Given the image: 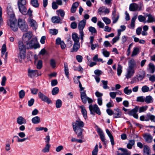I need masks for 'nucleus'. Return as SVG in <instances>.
<instances>
[{
    "instance_id": "f257e3e1",
    "label": "nucleus",
    "mask_w": 155,
    "mask_h": 155,
    "mask_svg": "<svg viewBox=\"0 0 155 155\" xmlns=\"http://www.w3.org/2000/svg\"><path fill=\"white\" fill-rule=\"evenodd\" d=\"M7 14L10 17L9 20L7 22V24L12 30L16 31L18 29L17 25V20L15 17V15L12 7L8 6Z\"/></svg>"
},
{
    "instance_id": "f03ea898",
    "label": "nucleus",
    "mask_w": 155,
    "mask_h": 155,
    "mask_svg": "<svg viewBox=\"0 0 155 155\" xmlns=\"http://www.w3.org/2000/svg\"><path fill=\"white\" fill-rule=\"evenodd\" d=\"M136 67V63L134 59H131L128 61V67L125 74L126 78L129 79L132 77L134 73V68Z\"/></svg>"
},
{
    "instance_id": "7ed1b4c3",
    "label": "nucleus",
    "mask_w": 155,
    "mask_h": 155,
    "mask_svg": "<svg viewBox=\"0 0 155 155\" xmlns=\"http://www.w3.org/2000/svg\"><path fill=\"white\" fill-rule=\"evenodd\" d=\"M26 47L27 48H37L40 47L39 43L37 40L35 38H33L30 41L26 43Z\"/></svg>"
},
{
    "instance_id": "20e7f679",
    "label": "nucleus",
    "mask_w": 155,
    "mask_h": 155,
    "mask_svg": "<svg viewBox=\"0 0 155 155\" xmlns=\"http://www.w3.org/2000/svg\"><path fill=\"white\" fill-rule=\"evenodd\" d=\"M26 4V0H18V1L19 10L22 14H25L26 13V8L25 7Z\"/></svg>"
},
{
    "instance_id": "39448f33",
    "label": "nucleus",
    "mask_w": 155,
    "mask_h": 155,
    "mask_svg": "<svg viewBox=\"0 0 155 155\" xmlns=\"http://www.w3.org/2000/svg\"><path fill=\"white\" fill-rule=\"evenodd\" d=\"M89 108L91 114L94 115L95 113L99 115L101 114V113L100 109L96 104H95L93 106L91 104L90 105Z\"/></svg>"
},
{
    "instance_id": "423d86ee",
    "label": "nucleus",
    "mask_w": 155,
    "mask_h": 155,
    "mask_svg": "<svg viewBox=\"0 0 155 155\" xmlns=\"http://www.w3.org/2000/svg\"><path fill=\"white\" fill-rule=\"evenodd\" d=\"M72 124L74 131H76L77 129H82L81 128L83 127L84 125V122L79 119L76 120L75 122H73Z\"/></svg>"
},
{
    "instance_id": "0eeeda50",
    "label": "nucleus",
    "mask_w": 155,
    "mask_h": 155,
    "mask_svg": "<svg viewBox=\"0 0 155 155\" xmlns=\"http://www.w3.org/2000/svg\"><path fill=\"white\" fill-rule=\"evenodd\" d=\"M18 25L20 29L23 32L26 31H28V25L26 24L24 20H22L21 19H18Z\"/></svg>"
},
{
    "instance_id": "6e6552de",
    "label": "nucleus",
    "mask_w": 155,
    "mask_h": 155,
    "mask_svg": "<svg viewBox=\"0 0 155 155\" xmlns=\"http://www.w3.org/2000/svg\"><path fill=\"white\" fill-rule=\"evenodd\" d=\"M142 5H139L136 3H133L130 5L129 9L131 11H140L142 10Z\"/></svg>"
},
{
    "instance_id": "1a4fd4ad",
    "label": "nucleus",
    "mask_w": 155,
    "mask_h": 155,
    "mask_svg": "<svg viewBox=\"0 0 155 155\" xmlns=\"http://www.w3.org/2000/svg\"><path fill=\"white\" fill-rule=\"evenodd\" d=\"M28 76L31 78H33L35 76H38L41 75V72H38V70H33L28 69Z\"/></svg>"
},
{
    "instance_id": "9d476101",
    "label": "nucleus",
    "mask_w": 155,
    "mask_h": 155,
    "mask_svg": "<svg viewBox=\"0 0 155 155\" xmlns=\"http://www.w3.org/2000/svg\"><path fill=\"white\" fill-rule=\"evenodd\" d=\"M19 53L18 58L20 62H22L23 60H24L26 56V49H19Z\"/></svg>"
},
{
    "instance_id": "9b49d317",
    "label": "nucleus",
    "mask_w": 155,
    "mask_h": 155,
    "mask_svg": "<svg viewBox=\"0 0 155 155\" xmlns=\"http://www.w3.org/2000/svg\"><path fill=\"white\" fill-rule=\"evenodd\" d=\"M38 96L39 98L42 101L46 102L48 104L51 102V100L41 92L40 91L38 92Z\"/></svg>"
},
{
    "instance_id": "f8f14e48",
    "label": "nucleus",
    "mask_w": 155,
    "mask_h": 155,
    "mask_svg": "<svg viewBox=\"0 0 155 155\" xmlns=\"http://www.w3.org/2000/svg\"><path fill=\"white\" fill-rule=\"evenodd\" d=\"M138 110V107L136 106L134 108L129 110L128 114L130 116H132L136 119H138V115L137 114Z\"/></svg>"
},
{
    "instance_id": "ddd939ff",
    "label": "nucleus",
    "mask_w": 155,
    "mask_h": 155,
    "mask_svg": "<svg viewBox=\"0 0 155 155\" xmlns=\"http://www.w3.org/2000/svg\"><path fill=\"white\" fill-rule=\"evenodd\" d=\"M32 33L31 31L24 34L22 39L24 42L28 43L27 42L32 37Z\"/></svg>"
},
{
    "instance_id": "4468645a",
    "label": "nucleus",
    "mask_w": 155,
    "mask_h": 155,
    "mask_svg": "<svg viewBox=\"0 0 155 155\" xmlns=\"http://www.w3.org/2000/svg\"><path fill=\"white\" fill-rule=\"evenodd\" d=\"M122 115V112L118 108H115L114 110L113 115V118H120Z\"/></svg>"
},
{
    "instance_id": "2eb2a0df",
    "label": "nucleus",
    "mask_w": 155,
    "mask_h": 155,
    "mask_svg": "<svg viewBox=\"0 0 155 155\" xmlns=\"http://www.w3.org/2000/svg\"><path fill=\"white\" fill-rule=\"evenodd\" d=\"M119 17V15L117 13L116 10L114 8L112 12V17L113 23H115L117 21Z\"/></svg>"
},
{
    "instance_id": "dca6fc26",
    "label": "nucleus",
    "mask_w": 155,
    "mask_h": 155,
    "mask_svg": "<svg viewBox=\"0 0 155 155\" xmlns=\"http://www.w3.org/2000/svg\"><path fill=\"white\" fill-rule=\"evenodd\" d=\"M118 150H121L123 153H119L118 151H117V155H130L131 153L126 149L120 148L118 149Z\"/></svg>"
},
{
    "instance_id": "f3484780",
    "label": "nucleus",
    "mask_w": 155,
    "mask_h": 155,
    "mask_svg": "<svg viewBox=\"0 0 155 155\" xmlns=\"http://www.w3.org/2000/svg\"><path fill=\"white\" fill-rule=\"evenodd\" d=\"M146 73L144 71H140L136 75L138 78V81L142 80L145 76Z\"/></svg>"
},
{
    "instance_id": "a211bd4d",
    "label": "nucleus",
    "mask_w": 155,
    "mask_h": 155,
    "mask_svg": "<svg viewBox=\"0 0 155 155\" xmlns=\"http://www.w3.org/2000/svg\"><path fill=\"white\" fill-rule=\"evenodd\" d=\"M99 14L101 15L104 12L105 14H108L110 12L109 10L105 7H102L100 8L98 10Z\"/></svg>"
},
{
    "instance_id": "6ab92c4d",
    "label": "nucleus",
    "mask_w": 155,
    "mask_h": 155,
    "mask_svg": "<svg viewBox=\"0 0 155 155\" xmlns=\"http://www.w3.org/2000/svg\"><path fill=\"white\" fill-rule=\"evenodd\" d=\"M81 97L83 103L86 104L88 97L87 96L85 91L81 92Z\"/></svg>"
},
{
    "instance_id": "aec40b11",
    "label": "nucleus",
    "mask_w": 155,
    "mask_h": 155,
    "mask_svg": "<svg viewBox=\"0 0 155 155\" xmlns=\"http://www.w3.org/2000/svg\"><path fill=\"white\" fill-rule=\"evenodd\" d=\"M143 137L147 143H150L152 141L153 137L150 134H145Z\"/></svg>"
},
{
    "instance_id": "412c9836",
    "label": "nucleus",
    "mask_w": 155,
    "mask_h": 155,
    "mask_svg": "<svg viewBox=\"0 0 155 155\" xmlns=\"http://www.w3.org/2000/svg\"><path fill=\"white\" fill-rule=\"evenodd\" d=\"M86 23V21L83 19L81 21L78 23V28L79 30H83Z\"/></svg>"
},
{
    "instance_id": "4be33fe9",
    "label": "nucleus",
    "mask_w": 155,
    "mask_h": 155,
    "mask_svg": "<svg viewBox=\"0 0 155 155\" xmlns=\"http://www.w3.org/2000/svg\"><path fill=\"white\" fill-rule=\"evenodd\" d=\"M17 122L20 125L26 123V120L22 116H19L17 119Z\"/></svg>"
},
{
    "instance_id": "5701e85b",
    "label": "nucleus",
    "mask_w": 155,
    "mask_h": 155,
    "mask_svg": "<svg viewBox=\"0 0 155 155\" xmlns=\"http://www.w3.org/2000/svg\"><path fill=\"white\" fill-rule=\"evenodd\" d=\"M150 147L147 145L143 146V155H150Z\"/></svg>"
},
{
    "instance_id": "b1692460",
    "label": "nucleus",
    "mask_w": 155,
    "mask_h": 155,
    "mask_svg": "<svg viewBox=\"0 0 155 155\" xmlns=\"http://www.w3.org/2000/svg\"><path fill=\"white\" fill-rule=\"evenodd\" d=\"M106 132L108 136L110 137V141L111 142V144L112 145H114V139L113 137L110 133L109 130L108 129L106 130Z\"/></svg>"
},
{
    "instance_id": "393cba45",
    "label": "nucleus",
    "mask_w": 155,
    "mask_h": 155,
    "mask_svg": "<svg viewBox=\"0 0 155 155\" xmlns=\"http://www.w3.org/2000/svg\"><path fill=\"white\" fill-rule=\"evenodd\" d=\"M79 107L81 109L82 114L84 118L86 119L87 118V112L86 110L83 105L80 106Z\"/></svg>"
},
{
    "instance_id": "a878e982",
    "label": "nucleus",
    "mask_w": 155,
    "mask_h": 155,
    "mask_svg": "<svg viewBox=\"0 0 155 155\" xmlns=\"http://www.w3.org/2000/svg\"><path fill=\"white\" fill-rule=\"evenodd\" d=\"M145 101L147 103L149 104L152 103L153 101V99L151 96L149 95L146 97Z\"/></svg>"
},
{
    "instance_id": "bb28decb",
    "label": "nucleus",
    "mask_w": 155,
    "mask_h": 155,
    "mask_svg": "<svg viewBox=\"0 0 155 155\" xmlns=\"http://www.w3.org/2000/svg\"><path fill=\"white\" fill-rule=\"evenodd\" d=\"M31 121L34 124H38L41 121L40 118L38 116H36L32 119Z\"/></svg>"
},
{
    "instance_id": "cd10ccee",
    "label": "nucleus",
    "mask_w": 155,
    "mask_h": 155,
    "mask_svg": "<svg viewBox=\"0 0 155 155\" xmlns=\"http://www.w3.org/2000/svg\"><path fill=\"white\" fill-rule=\"evenodd\" d=\"M28 22L29 23L30 26L31 27H34L35 28L37 25L36 22L32 19H28Z\"/></svg>"
},
{
    "instance_id": "c85d7f7f",
    "label": "nucleus",
    "mask_w": 155,
    "mask_h": 155,
    "mask_svg": "<svg viewBox=\"0 0 155 155\" xmlns=\"http://www.w3.org/2000/svg\"><path fill=\"white\" fill-rule=\"evenodd\" d=\"M137 18V16H134L132 18L131 21V23L129 27V28L131 29H134L135 26V22Z\"/></svg>"
},
{
    "instance_id": "c756f323",
    "label": "nucleus",
    "mask_w": 155,
    "mask_h": 155,
    "mask_svg": "<svg viewBox=\"0 0 155 155\" xmlns=\"http://www.w3.org/2000/svg\"><path fill=\"white\" fill-rule=\"evenodd\" d=\"M135 144V141L134 140H130L128 143L127 145V147L129 149H131L132 147Z\"/></svg>"
},
{
    "instance_id": "7c9ffc66",
    "label": "nucleus",
    "mask_w": 155,
    "mask_h": 155,
    "mask_svg": "<svg viewBox=\"0 0 155 155\" xmlns=\"http://www.w3.org/2000/svg\"><path fill=\"white\" fill-rule=\"evenodd\" d=\"M147 16L148 18L147 22L148 23H151L155 21V19L151 15H148Z\"/></svg>"
},
{
    "instance_id": "2f4dec72",
    "label": "nucleus",
    "mask_w": 155,
    "mask_h": 155,
    "mask_svg": "<svg viewBox=\"0 0 155 155\" xmlns=\"http://www.w3.org/2000/svg\"><path fill=\"white\" fill-rule=\"evenodd\" d=\"M64 72L66 76L68 79H69V75L68 69V67L67 64L66 63L64 64Z\"/></svg>"
},
{
    "instance_id": "473e14b6",
    "label": "nucleus",
    "mask_w": 155,
    "mask_h": 155,
    "mask_svg": "<svg viewBox=\"0 0 155 155\" xmlns=\"http://www.w3.org/2000/svg\"><path fill=\"white\" fill-rule=\"evenodd\" d=\"M72 37L74 42L79 41V38L78 37L77 33H73L72 35Z\"/></svg>"
},
{
    "instance_id": "72a5a7b5",
    "label": "nucleus",
    "mask_w": 155,
    "mask_h": 155,
    "mask_svg": "<svg viewBox=\"0 0 155 155\" xmlns=\"http://www.w3.org/2000/svg\"><path fill=\"white\" fill-rule=\"evenodd\" d=\"M7 49H2V56L5 59L7 58L8 52L7 51Z\"/></svg>"
},
{
    "instance_id": "f704fd0d",
    "label": "nucleus",
    "mask_w": 155,
    "mask_h": 155,
    "mask_svg": "<svg viewBox=\"0 0 155 155\" xmlns=\"http://www.w3.org/2000/svg\"><path fill=\"white\" fill-rule=\"evenodd\" d=\"M19 48H27L26 47V43L25 45L23 42L21 41H19L18 42Z\"/></svg>"
},
{
    "instance_id": "c9c22d12",
    "label": "nucleus",
    "mask_w": 155,
    "mask_h": 155,
    "mask_svg": "<svg viewBox=\"0 0 155 155\" xmlns=\"http://www.w3.org/2000/svg\"><path fill=\"white\" fill-rule=\"evenodd\" d=\"M31 4L32 5L35 7H38L39 6V4L38 0H31Z\"/></svg>"
},
{
    "instance_id": "e433bc0d",
    "label": "nucleus",
    "mask_w": 155,
    "mask_h": 155,
    "mask_svg": "<svg viewBox=\"0 0 155 155\" xmlns=\"http://www.w3.org/2000/svg\"><path fill=\"white\" fill-rule=\"evenodd\" d=\"M76 131H74L77 134L78 137L81 138V135L82 133V131L83 130V129H76Z\"/></svg>"
},
{
    "instance_id": "4c0bfd02",
    "label": "nucleus",
    "mask_w": 155,
    "mask_h": 155,
    "mask_svg": "<svg viewBox=\"0 0 155 155\" xmlns=\"http://www.w3.org/2000/svg\"><path fill=\"white\" fill-rule=\"evenodd\" d=\"M50 33L53 35H56L58 32V30L55 29H51L49 30Z\"/></svg>"
},
{
    "instance_id": "58836bf2",
    "label": "nucleus",
    "mask_w": 155,
    "mask_h": 155,
    "mask_svg": "<svg viewBox=\"0 0 155 155\" xmlns=\"http://www.w3.org/2000/svg\"><path fill=\"white\" fill-rule=\"evenodd\" d=\"M102 19L104 22L106 24L108 25L110 24L111 20L108 18L106 17L102 18Z\"/></svg>"
},
{
    "instance_id": "ea45409f",
    "label": "nucleus",
    "mask_w": 155,
    "mask_h": 155,
    "mask_svg": "<svg viewBox=\"0 0 155 155\" xmlns=\"http://www.w3.org/2000/svg\"><path fill=\"white\" fill-rule=\"evenodd\" d=\"M138 19L140 21L143 22L144 23L147 22L145 20L146 18L142 15H139L138 17Z\"/></svg>"
},
{
    "instance_id": "a19ab883",
    "label": "nucleus",
    "mask_w": 155,
    "mask_h": 155,
    "mask_svg": "<svg viewBox=\"0 0 155 155\" xmlns=\"http://www.w3.org/2000/svg\"><path fill=\"white\" fill-rule=\"evenodd\" d=\"M141 90L142 91L143 93L151 91V90H149V87L146 85L143 86Z\"/></svg>"
},
{
    "instance_id": "79ce46f5",
    "label": "nucleus",
    "mask_w": 155,
    "mask_h": 155,
    "mask_svg": "<svg viewBox=\"0 0 155 155\" xmlns=\"http://www.w3.org/2000/svg\"><path fill=\"white\" fill-rule=\"evenodd\" d=\"M149 70L150 71V72L153 73L155 71V66L152 64H149Z\"/></svg>"
},
{
    "instance_id": "37998d69",
    "label": "nucleus",
    "mask_w": 155,
    "mask_h": 155,
    "mask_svg": "<svg viewBox=\"0 0 155 155\" xmlns=\"http://www.w3.org/2000/svg\"><path fill=\"white\" fill-rule=\"evenodd\" d=\"M128 87H127L124 88V93L126 94L129 95L132 92L131 89H128Z\"/></svg>"
},
{
    "instance_id": "c03bdc74",
    "label": "nucleus",
    "mask_w": 155,
    "mask_h": 155,
    "mask_svg": "<svg viewBox=\"0 0 155 155\" xmlns=\"http://www.w3.org/2000/svg\"><path fill=\"white\" fill-rule=\"evenodd\" d=\"M25 91L22 90L19 92V98L21 99L23 98L25 96Z\"/></svg>"
},
{
    "instance_id": "a18cd8bd",
    "label": "nucleus",
    "mask_w": 155,
    "mask_h": 155,
    "mask_svg": "<svg viewBox=\"0 0 155 155\" xmlns=\"http://www.w3.org/2000/svg\"><path fill=\"white\" fill-rule=\"evenodd\" d=\"M89 31L92 34L97 33V31L95 28L92 26H90L88 28Z\"/></svg>"
},
{
    "instance_id": "49530a36",
    "label": "nucleus",
    "mask_w": 155,
    "mask_h": 155,
    "mask_svg": "<svg viewBox=\"0 0 155 155\" xmlns=\"http://www.w3.org/2000/svg\"><path fill=\"white\" fill-rule=\"evenodd\" d=\"M145 98L143 96L138 97H137L136 101L137 102H144L145 101Z\"/></svg>"
},
{
    "instance_id": "de8ad7c7",
    "label": "nucleus",
    "mask_w": 155,
    "mask_h": 155,
    "mask_svg": "<svg viewBox=\"0 0 155 155\" xmlns=\"http://www.w3.org/2000/svg\"><path fill=\"white\" fill-rule=\"evenodd\" d=\"M101 81L103 84V87L104 89H107L109 88V87H108L107 85L108 84L107 81L102 80Z\"/></svg>"
},
{
    "instance_id": "09e8293b",
    "label": "nucleus",
    "mask_w": 155,
    "mask_h": 155,
    "mask_svg": "<svg viewBox=\"0 0 155 155\" xmlns=\"http://www.w3.org/2000/svg\"><path fill=\"white\" fill-rule=\"evenodd\" d=\"M147 116L150 118V119L152 122H155V116L151 115L150 114H148L147 115Z\"/></svg>"
},
{
    "instance_id": "8fccbe9b",
    "label": "nucleus",
    "mask_w": 155,
    "mask_h": 155,
    "mask_svg": "<svg viewBox=\"0 0 155 155\" xmlns=\"http://www.w3.org/2000/svg\"><path fill=\"white\" fill-rule=\"evenodd\" d=\"M51 20L52 22L55 23H58V17L57 16H54L51 18Z\"/></svg>"
},
{
    "instance_id": "3c124183",
    "label": "nucleus",
    "mask_w": 155,
    "mask_h": 155,
    "mask_svg": "<svg viewBox=\"0 0 155 155\" xmlns=\"http://www.w3.org/2000/svg\"><path fill=\"white\" fill-rule=\"evenodd\" d=\"M42 67V61L41 60H39L37 65V68L38 69H41Z\"/></svg>"
},
{
    "instance_id": "603ef678",
    "label": "nucleus",
    "mask_w": 155,
    "mask_h": 155,
    "mask_svg": "<svg viewBox=\"0 0 155 155\" xmlns=\"http://www.w3.org/2000/svg\"><path fill=\"white\" fill-rule=\"evenodd\" d=\"M122 67L120 64H118V67L117 68V74L118 76L120 75L122 72Z\"/></svg>"
},
{
    "instance_id": "864d4df0",
    "label": "nucleus",
    "mask_w": 155,
    "mask_h": 155,
    "mask_svg": "<svg viewBox=\"0 0 155 155\" xmlns=\"http://www.w3.org/2000/svg\"><path fill=\"white\" fill-rule=\"evenodd\" d=\"M50 146L49 144H47L45 147L42 150V151L44 153L48 152Z\"/></svg>"
},
{
    "instance_id": "5fc2aeb1",
    "label": "nucleus",
    "mask_w": 155,
    "mask_h": 155,
    "mask_svg": "<svg viewBox=\"0 0 155 155\" xmlns=\"http://www.w3.org/2000/svg\"><path fill=\"white\" fill-rule=\"evenodd\" d=\"M60 45L61 48H64L66 47V45L63 41L61 40V38H59V45Z\"/></svg>"
},
{
    "instance_id": "6e6d98bb",
    "label": "nucleus",
    "mask_w": 155,
    "mask_h": 155,
    "mask_svg": "<svg viewBox=\"0 0 155 155\" xmlns=\"http://www.w3.org/2000/svg\"><path fill=\"white\" fill-rule=\"evenodd\" d=\"M57 4H58V0H56V2H54L52 3V6L54 9H57L58 8Z\"/></svg>"
},
{
    "instance_id": "4d7b16f0",
    "label": "nucleus",
    "mask_w": 155,
    "mask_h": 155,
    "mask_svg": "<svg viewBox=\"0 0 155 155\" xmlns=\"http://www.w3.org/2000/svg\"><path fill=\"white\" fill-rule=\"evenodd\" d=\"M58 93V87H55L54 88L52 91V94L53 95H54Z\"/></svg>"
},
{
    "instance_id": "13d9d810",
    "label": "nucleus",
    "mask_w": 155,
    "mask_h": 155,
    "mask_svg": "<svg viewBox=\"0 0 155 155\" xmlns=\"http://www.w3.org/2000/svg\"><path fill=\"white\" fill-rule=\"evenodd\" d=\"M31 93L33 94H36L38 91V89L36 88H33L31 89Z\"/></svg>"
},
{
    "instance_id": "bf43d9fd",
    "label": "nucleus",
    "mask_w": 155,
    "mask_h": 155,
    "mask_svg": "<svg viewBox=\"0 0 155 155\" xmlns=\"http://www.w3.org/2000/svg\"><path fill=\"white\" fill-rule=\"evenodd\" d=\"M80 47V43L79 41L74 42L73 48H79Z\"/></svg>"
},
{
    "instance_id": "052dcab7",
    "label": "nucleus",
    "mask_w": 155,
    "mask_h": 155,
    "mask_svg": "<svg viewBox=\"0 0 155 155\" xmlns=\"http://www.w3.org/2000/svg\"><path fill=\"white\" fill-rule=\"evenodd\" d=\"M147 107H148L147 106L140 107L139 108V112L140 113L144 112L147 110Z\"/></svg>"
},
{
    "instance_id": "680f3d73",
    "label": "nucleus",
    "mask_w": 155,
    "mask_h": 155,
    "mask_svg": "<svg viewBox=\"0 0 155 155\" xmlns=\"http://www.w3.org/2000/svg\"><path fill=\"white\" fill-rule=\"evenodd\" d=\"M73 69L74 71H82L83 69L81 66H79L78 67L74 66Z\"/></svg>"
},
{
    "instance_id": "e2e57ef3",
    "label": "nucleus",
    "mask_w": 155,
    "mask_h": 155,
    "mask_svg": "<svg viewBox=\"0 0 155 155\" xmlns=\"http://www.w3.org/2000/svg\"><path fill=\"white\" fill-rule=\"evenodd\" d=\"M119 37L118 36H116L112 40V44L114 45L115 43L119 39Z\"/></svg>"
},
{
    "instance_id": "0e129e2a",
    "label": "nucleus",
    "mask_w": 155,
    "mask_h": 155,
    "mask_svg": "<svg viewBox=\"0 0 155 155\" xmlns=\"http://www.w3.org/2000/svg\"><path fill=\"white\" fill-rule=\"evenodd\" d=\"M99 136H100V138L101 139V141L104 142V145H106V143H105V138L104 135V134H101V135H100Z\"/></svg>"
},
{
    "instance_id": "69168bd1",
    "label": "nucleus",
    "mask_w": 155,
    "mask_h": 155,
    "mask_svg": "<svg viewBox=\"0 0 155 155\" xmlns=\"http://www.w3.org/2000/svg\"><path fill=\"white\" fill-rule=\"evenodd\" d=\"M138 50L139 49H134L131 56L132 57H133L136 55L138 53Z\"/></svg>"
},
{
    "instance_id": "338daca9",
    "label": "nucleus",
    "mask_w": 155,
    "mask_h": 155,
    "mask_svg": "<svg viewBox=\"0 0 155 155\" xmlns=\"http://www.w3.org/2000/svg\"><path fill=\"white\" fill-rule=\"evenodd\" d=\"M97 25L100 28H103L104 27V24L101 21H98Z\"/></svg>"
},
{
    "instance_id": "774afa93",
    "label": "nucleus",
    "mask_w": 155,
    "mask_h": 155,
    "mask_svg": "<svg viewBox=\"0 0 155 155\" xmlns=\"http://www.w3.org/2000/svg\"><path fill=\"white\" fill-rule=\"evenodd\" d=\"M76 58L78 61L79 62H81L82 61V57L80 55H77L76 57Z\"/></svg>"
}]
</instances>
